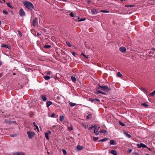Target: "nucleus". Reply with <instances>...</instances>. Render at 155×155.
Masks as SVG:
<instances>
[{
    "label": "nucleus",
    "mask_w": 155,
    "mask_h": 155,
    "mask_svg": "<svg viewBox=\"0 0 155 155\" xmlns=\"http://www.w3.org/2000/svg\"><path fill=\"white\" fill-rule=\"evenodd\" d=\"M23 3L26 8L30 11H31L32 9L35 8L33 4L30 2L25 1L23 2Z\"/></svg>",
    "instance_id": "nucleus-1"
},
{
    "label": "nucleus",
    "mask_w": 155,
    "mask_h": 155,
    "mask_svg": "<svg viewBox=\"0 0 155 155\" xmlns=\"http://www.w3.org/2000/svg\"><path fill=\"white\" fill-rule=\"evenodd\" d=\"M101 86L99 84H98L97 85V87H96V91H97V94H101L104 95H106V94L104 92L102 91L98 90V89H101Z\"/></svg>",
    "instance_id": "nucleus-2"
},
{
    "label": "nucleus",
    "mask_w": 155,
    "mask_h": 155,
    "mask_svg": "<svg viewBox=\"0 0 155 155\" xmlns=\"http://www.w3.org/2000/svg\"><path fill=\"white\" fill-rule=\"evenodd\" d=\"M136 145H137V148H141V147H142L143 148H148L149 150H150V148H148V147H147V145H146L144 144L143 143H140V144H139V143H137L136 144Z\"/></svg>",
    "instance_id": "nucleus-3"
},
{
    "label": "nucleus",
    "mask_w": 155,
    "mask_h": 155,
    "mask_svg": "<svg viewBox=\"0 0 155 155\" xmlns=\"http://www.w3.org/2000/svg\"><path fill=\"white\" fill-rule=\"evenodd\" d=\"M27 134L28 135V137L30 139L32 138L35 135V133L31 131H28Z\"/></svg>",
    "instance_id": "nucleus-4"
},
{
    "label": "nucleus",
    "mask_w": 155,
    "mask_h": 155,
    "mask_svg": "<svg viewBox=\"0 0 155 155\" xmlns=\"http://www.w3.org/2000/svg\"><path fill=\"white\" fill-rule=\"evenodd\" d=\"M101 90L105 91H110V89L107 85L101 86Z\"/></svg>",
    "instance_id": "nucleus-5"
},
{
    "label": "nucleus",
    "mask_w": 155,
    "mask_h": 155,
    "mask_svg": "<svg viewBox=\"0 0 155 155\" xmlns=\"http://www.w3.org/2000/svg\"><path fill=\"white\" fill-rule=\"evenodd\" d=\"M19 14L21 16H23L25 15V12L21 8L19 12Z\"/></svg>",
    "instance_id": "nucleus-6"
},
{
    "label": "nucleus",
    "mask_w": 155,
    "mask_h": 155,
    "mask_svg": "<svg viewBox=\"0 0 155 155\" xmlns=\"http://www.w3.org/2000/svg\"><path fill=\"white\" fill-rule=\"evenodd\" d=\"M13 155H25V154L23 152H15L13 153Z\"/></svg>",
    "instance_id": "nucleus-7"
},
{
    "label": "nucleus",
    "mask_w": 155,
    "mask_h": 155,
    "mask_svg": "<svg viewBox=\"0 0 155 155\" xmlns=\"http://www.w3.org/2000/svg\"><path fill=\"white\" fill-rule=\"evenodd\" d=\"M76 75H74L71 76V78L72 81L74 82H75L76 81V79L75 77Z\"/></svg>",
    "instance_id": "nucleus-8"
},
{
    "label": "nucleus",
    "mask_w": 155,
    "mask_h": 155,
    "mask_svg": "<svg viewBox=\"0 0 155 155\" xmlns=\"http://www.w3.org/2000/svg\"><path fill=\"white\" fill-rule=\"evenodd\" d=\"M41 97L42 100L44 101H46L47 100L46 96L45 95H41Z\"/></svg>",
    "instance_id": "nucleus-9"
},
{
    "label": "nucleus",
    "mask_w": 155,
    "mask_h": 155,
    "mask_svg": "<svg viewBox=\"0 0 155 155\" xmlns=\"http://www.w3.org/2000/svg\"><path fill=\"white\" fill-rule=\"evenodd\" d=\"M83 148V147L81 146L80 145H78L77 146V150L78 151H79L81 150H82Z\"/></svg>",
    "instance_id": "nucleus-10"
},
{
    "label": "nucleus",
    "mask_w": 155,
    "mask_h": 155,
    "mask_svg": "<svg viewBox=\"0 0 155 155\" xmlns=\"http://www.w3.org/2000/svg\"><path fill=\"white\" fill-rule=\"evenodd\" d=\"M37 18H34L33 21L32 25L33 26H35L36 25L37 22Z\"/></svg>",
    "instance_id": "nucleus-11"
},
{
    "label": "nucleus",
    "mask_w": 155,
    "mask_h": 155,
    "mask_svg": "<svg viewBox=\"0 0 155 155\" xmlns=\"http://www.w3.org/2000/svg\"><path fill=\"white\" fill-rule=\"evenodd\" d=\"M110 145H115L116 144L115 141L114 140H110Z\"/></svg>",
    "instance_id": "nucleus-12"
},
{
    "label": "nucleus",
    "mask_w": 155,
    "mask_h": 155,
    "mask_svg": "<svg viewBox=\"0 0 155 155\" xmlns=\"http://www.w3.org/2000/svg\"><path fill=\"white\" fill-rule=\"evenodd\" d=\"M91 12H92V13L93 15H95L98 12L95 9H92L91 10Z\"/></svg>",
    "instance_id": "nucleus-13"
},
{
    "label": "nucleus",
    "mask_w": 155,
    "mask_h": 155,
    "mask_svg": "<svg viewBox=\"0 0 155 155\" xmlns=\"http://www.w3.org/2000/svg\"><path fill=\"white\" fill-rule=\"evenodd\" d=\"M110 153L114 155H117V153L116 150H112L110 151Z\"/></svg>",
    "instance_id": "nucleus-14"
},
{
    "label": "nucleus",
    "mask_w": 155,
    "mask_h": 155,
    "mask_svg": "<svg viewBox=\"0 0 155 155\" xmlns=\"http://www.w3.org/2000/svg\"><path fill=\"white\" fill-rule=\"evenodd\" d=\"M77 17V18L76 19H75V20L76 21H84L85 20V18H83V19H81L80 20H77L78 19H79V17H78V16H77L76 17Z\"/></svg>",
    "instance_id": "nucleus-15"
},
{
    "label": "nucleus",
    "mask_w": 155,
    "mask_h": 155,
    "mask_svg": "<svg viewBox=\"0 0 155 155\" xmlns=\"http://www.w3.org/2000/svg\"><path fill=\"white\" fill-rule=\"evenodd\" d=\"M109 138H105L104 139H102L101 140H99V142H104L105 141H107L109 140Z\"/></svg>",
    "instance_id": "nucleus-16"
},
{
    "label": "nucleus",
    "mask_w": 155,
    "mask_h": 155,
    "mask_svg": "<svg viewBox=\"0 0 155 155\" xmlns=\"http://www.w3.org/2000/svg\"><path fill=\"white\" fill-rule=\"evenodd\" d=\"M68 130H71L73 129V127L72 126L71 124H70L69 126V125L68 126Z\"/></svg>",
    "instance_id": "nucleus-17"
},
{
    "label": "nucleus",
    "mask_w": 155,
    "mask_h": 155,
    "mask_svg": "<svg viewBox=\"0 0 155 155\" xmlns=\"http://www.w3.org/2000/svg\"><path fill=\"white\" fill-rule=\"evenodd\" d=\"M52 103L50 101H47L46 103V105L47 107H48L50 106L51 104Z\"/></svg>",
    "instance_id": "nucleus-18"
},
{
    "label": "nucleus",
    "mask_w": 155,
    "mask_h": 155,
    "mask_svg": "<svg viewBox=\"0 0 155 155\" xmlns=\"http://www.w3.org/2000/svg\"><path fill=\"white\" fill-rule=\"evenodd\" d=\"M2 48H9V46L5 44H2L1 46Z\"/></svg>",
    "instance_id": "nucleus-19"
},
{
    "label": "nucleus",
    "mask_w": 155,
    "mask_h": 155,
    "mask_svg": "<svg viewBox=\"0 0 155 155\" xmlns=\"http://www.w3.org/2000/svg\"><path fill=\"white\" fill-rule=\"evenodd\" d=\"M124 134L126 135V137H127L128 138H130L131 137V135L129 134H128L127 132H125L124 133Z\"/></svg>",
    "instance_id": "nucleus-20"
},
{
    "label": "nucleus",
    "mask_w": 155,
    "mask_h": 155,
    "mask_svg": "<svg viewBox=\"0 0 155 155\" xmlns=\"http://www.w3.org/2000/svg\"><path fill=\"white\" fill-rule=\"evenodd\" d=\"M140 90L143 91L145 93H147V90H146V89L145 88H144L143 87H141L140 88Z\"/></svg>",
    "instance_id": "nucleus-21"
},
{
    "label": "nucleus",
    "mask_w": 155,
    "mask_h": 155,
    "mask_svg": "<svg viewBox=\"0 0 155 155\" xmlns=\"http://www.w3.org/2000/svg\"><path fill=\"white\" fill-rule=\"evenodd\" d=\"M101 133H103V134H106L107 133V131L106 130H101L100 131Z\"/></svg>",
    "instance_id": "nucleus-22"
},
{
    "label": "nucleus",
    "mask_w": 155,
    "mask_h": 155,
    "mask_svg": "<svg viewBox=\"0 0 155 155\" xmlns=\"http://www.w3.org/2000/svg\"><path fill=\"white\" fill-rule=\"evenodd\" d=\"M117 76L118 77L121 78L122 75L120 72H119L117 73Z\"/></svg>",
    "instance_id": "nucleus-23"
},
{
    "label": "nucleus",
    "mask_w": 155,
    "mask_h": 155,
    "mask_svg": "<svg viewBox=\"0 0 155 155\" xmlns=\"http://www.w3.org/2000/svg\"><path fill=\"white\" fill-rule=\"evenodd\" d=\"M59 119L60 121H62L64 120V116L63 115H61Z\"/></svg>",
    "instance_id": "nucleus-24"
},
{
    "label": "nucleus",
    "mask_w": 155,
    "mask_h": 155,
    "mask_svg": "<svg viewBox=\"0 0 155 155\" xmlns=\"http://www.w3.org/2000/svg\"><path fill=\"white\" fill-rule=\"evenodd\" d=\"M6 4L7 5V6L8 7H9L12 8H13V7L11 5V4L9 2H6Z\"/></svg>",
    "instance_id": "nucleus-25"
},
{
    "label": "nucleus",
    "mask_w": 155,
    "mask_h": 155,
    "mask_svg": "<svg viewBox=\"0 0 155 155\" xmlns=\"http://www.w3.org/2000/svg\"><path fill=\"white\" fill-rule=\"evenodd\" d=\"M44 78L45 80H48L50 79V77L49 76L46 75L44 77Z\"/></svg>",
    "instance_id": "nucleus-26"
},
{
    "label": "nucleus",
    "mask_w": 155,
    "mask_h": 155,
    "mask_svg": "<svg viewBox=\"0 0 155 155\" xmlns=\"http://www.w3.org/2000/svg\"><path fill=\"white\" fill-rule=\"evenodd\" d=\"M63 97V96H62L61 95H59L57 97V99L58 100H60L62 97Z\"/></svg>",
    "instance_id": "nucleus-27"
},
{
    "label": "nucleus",
    "mask_w": 155,
    "mask_h": 155,
    "mask_svg": "<svg viewBox=\"0 0 155 155\" xmlns=\"http://www.w3.org/2000/svg\"><path fill=\"white\" fill-rule=\"evenodd\" d=\"M33 124L36 127V128L37 129L38 131H39V128H38V126L37 125H36L35 123V122H34L33 123Z\"/></svg>",
    "instance_id": "nucleus-28"
},
{
    "label": "nucleus",
    "mask_w": 155,
    "mask_h": 155,
    "mask_svg": "<svg viewBox=\"0 0 155 155\" xmlns=\"http://www.w3.org/2000/svg\"><path fill=\"white\" fill-rule=\"evenodd\" d=\"M43 47L45 48H49L51 47V46L49 45H45Z\"/></svg>",
    "instance_id": "nucleus-29"
},
{
    "label": "nucleus",
    "mask_w": 155,
    "mask_h": 155,
    "mask_svg": "<svg viewBox=\"0 0 155 155\" xmlns=\"http://www.w3.org/2000/svg\"><path fill=\"white\" fill-rule=\"evenodd\" d=\"M45 137L46 139H47L48 140H49V136H48L49 135H48V134H47L46 133H45Z\"/></svg>",
    "instance_id": "nucleus-30"
},
{
    "label": "nucleus",
    "mask_w": 155,
    "mask_h": 155,
    "mask_svg": "<svg viewBox=\"0 0 155 155\" xmlns=\"http://www.w3.org/2000/svg\"><path fill=\"white\" fill-rule=\"evenodd\" d=\"M96 128H95V129H94V133H95V135H97L99 134V132L98 131H96Z\"/></svg>",
    "instance_id": "nucleus-31"
},
{
    "label": "nucleus",
    "mask_w": 155,
    "mask_h": 155,
    "mask_svg": "<svg viewBox=\"0 0 155 155\" xmlns=\"http://www.w3.org/2000/svg\"><path fill=\"white\" fill-rule=\"evenodd\" d=\"M119 124L121 125V126H125V124L120 121H119Z\"/></svg>",
    "instance_id": "nucleus-32"
},
{
    "label": "nucleus",
    "mask_w": 155,
    "mask_h": 155,
    "mask_svg": "<svg viewBox=\"0 0 155 155\" xmlns=\"http://www.w3.org/2000/svg\"><path fill=\"white\" fill-rule=\"evenodd\" d=\"M92 115L91 114H89L88 115L86 116V118L87 119H90Z\"/></svg>",
    "instance_id": "nucleus-33"
},
{
    "label": "nucleus",
    "mask_w": 155,
    "mask_h": 155,
    "mask_svg": "<svg viewBox=\"0 0 155 155\" xmlns=\"http://www.w3.org/2000/svg\"><path fill=\"white\" fill-rule=\"evenodd\" d=\"M155 94V90L153 91L152 93L150 94V95L151 96H153Z\"/></svg>",
    "instance_id": "nucleus-34"
},
{
    "label": "nucleus",
    "mask_w": 155,
    "mask_h": 155,
    "mask_svg": "<svg viewBox=\"0 0 155 155\" xmlns=\"http://www.w3.org/2000/svg\"><path fill=\"white\" fill-rule=\"evenodd\" d=\"M69 104L71 106V107H73V106L76 105V104H75V103H72V102L70 103Z\"/></svg>",
    "instance_id": "nucleus-35"
},
{
    "label": "nucleus",
    "mask_w": 155,
    "mask_h": 155,
    "mask_svg": "<svg viewBox=\"0 0 155 155\" xmlns=\"http://www.w3.org/2000/svg\"><path fill=\"white\" fill-rule=\"evenodd\" d=\"M141 105L143 106L147 107L148 106V105L146 103H144L142 104Z\"/></svg>",
    "instance_id": "nucleus-36"
},
{
    "label": "nucleus",
    "mask_w": 155,
    "mask_h": 155,
    "mask_svg": "<svg viewBox=\"0 0 155 155\" xmlns=\"http://www.w3.org/2000/svg\"><path fill=\"white\" fill-rule=\"evenodd\" d=\"M98 139L99 138L98 137H93V140L95 141H97Z\"/></svg>",
    "instance_id": "nucleus-37"
},
{
    "label": "nucleus",
    "mask_w": 155,
    "mask_h": 155,
    "mask_svg": "<svg viewBox=\"0 0 155 155\" xmlns=\"http://www.w3.org/2000/svg\"><path fill=\"white\" fill-rule=\"evenodd\" d=\"M62 151H63V154L64 155H66L67 154V152H66V150H65L64 149H63L62 150Z\"/></svg>",
    "instance_id": "nucleus-38"
},
{
    "label": "nucleus",
    "mask_w": 155,
    "mask_h": 155,
    "mask_svg": "<svg viewBox=\"0 0 155 155\" xmlns=\"http://www.w3.org/2000/svg\"><path fill=\"white\" fill-rule=\"evenodd\" d=\"M70 15L72 17H75L74 13L73 12H71L70 14Z\"/></svg>",
    "instance_id": "nucleus-39"
},
{
    "label": "nucleus",
    "mask_w": 155,
    "mask_h": 155,
    "mask_svg": "<svg viewBox=\"0 0 155 155\" xmlns=\"http://www.w3.org/2000/svg\"><path fill=\"white\" fill-rule=\"evenodd\" d=\"M119 50L122 53L126 51V49H119Z\"/></svg>",
    "instance_id": "nucleus-40"
},
{
    "label": "nucleus",
    "mask_w": 155,
    "mask_h": 155,
    "mask_svg": "<svg viewBox=\"0 0 155 155\" xmlns=\"http://www.w3.org/2000/svg\"><path fill=\"white\" fill-rule=\"evenodd\" d=\"M100 12L104 13H108L109 12V11L107 10H101Z\"/></svg>",
    "instance_id": "nucleus-41"
},
{
    "label": "nucleus",
    "mask_w": 155,
    "mask_h": 155,
    "mask_svg": "<svg viewBox=\"0 0 155 155\" xmlns=\"http://www.w3.org/2000/svg\"><path fill=\"white\" fill-rule=\"evenodd\" d=\"M149 55L151 56H152V55L153 54V51L152 50V51H150L149 52Z\"/></svg>",
    "instance_id": "nucleus-42"
},
{
    "label": "nucleus",
    "mask_w": 155,
    "mask_h": 155,
    "mask_svg": "<svg viewBox=\"0 0 155 155\" xmlns=\"http://www.w3.org/2000/svg\"><path fill=\"white\" fill-rule=\"evenodd\" d=\"M66 43L67 44V45L68 46H69V47H71V44L69 42L66 41Z\"/></svg>",
    "instance_id": "nucleus-43"
},
{
    "label": "nucleus",
    "mask_w": 155,
    "mask_h": 155,
    "mask_svg": "<svg viewBox=\"0 0 155 155\" xmlns=\"http://www.w3.org/2000/svg\"><path fill=\"white\" fill-rule=\"evenodd\" d=\"M93 127H94V129L95 128H96V127L95 126H91L90 127V128H89V129H88V130H91V129H92L93 128Z\"/></svg>",
    "instance_id": "nucleus-44"
},
{
    "label": "nucleus",
    "mask_w": 155,
    "mask_h": 155,
    "mask_svg": "<svg viewBox=\"0 0 155 155\" xmlns=\"http://www.w3.org/2000/svg\"><path fill=\"white\" fill-rule=\"evenodd\" d=\"M81 55H83L87 59L88 58V56H86L83 53H82Z\"/></svg>",
    "instance_id": "nucleus-45"
},
{
    "label": "nucleus",
    "mask_w": 155,
    "mask_h": 155,
    "mask_svg": "<svg viewBox=\"0 0 155 155\" xmlns=\"http://www.w3.org/2000/svg\"><path fill=\"white\" fill-rule=\"evenodd\" d=\"M125 6L126 7H132L134 6V5H125Z\"/></svg>",
    "instance_id": "nucleus-46"
},
{
    "label": "nucleus",
    "mask_w": 155,
    "mask_h": 155,
    "mask_svg": "<svg viewBox=\"0 0 155 155\" xmlns=\"http://www.w3.org/2000/svg\"><path fill=\"white\" fill-rule=\"evenodd\" d=\"M3 13L5 14V15H7L8 14V12H7L6 11V10H4L3 11Z\"/></svg>",
    "instance_id": "nucleus-47"
},
{
    "label": "nucleus",
    "mask_w": 155,
    "mask_h": 155,
    "mask_svg": "<svg viewBox=\"0 0 155 155\" xmlns=\"http://www.w3.org/2000/svg\"><path fill=\"white\" fill-rule=\"evenodd\" d=\"M46 133L48 134V135H50L51 134V131L49 130L48 131V132H46Z\"/></svg>",
    "instance_id": "nucleus-48"
},
{
    "label": "nucleus",
    "mask_w": 155,
    "mask_h": 155,
    "mask_svg": "<svg viewBox=\"0 0 155 155\" xmlns=\"http://www.w3.org/2000/svg\"><path fill=\"white\" fill-rule=\"evenodd\" d=\"M94 100L97 101L99 103L100 102V101L99 99L96 98L94 99Z\"/></svg>",
    "instance_id": "nucleus-49"
},
{
    "label": "nucleus",
    "mask_w": 155,
    "mask_h": 155,
    "mask_svg": "<svg viewBox=\"0 0 155 155\" xmlns=\"http://www.w3.org/2000/svg\"><path fill=\"white\" fill-rule=\"evenodd\" d=\"M89 101H91V102H93L94 101V99H90Z\"/></svg>",
    "instance_id": "nucleus-50"
},
{
    "label": "nucleus",
    "mask_w": 155,
    "mask_h": 155,
    "mask_svg": "<svg viewBox=\"0 0 155 155\" xmlns=\"http://www.w3.org/2000/svg\"><path fill=\"white\" fill-rule=\"evenodd\" d=\"M72 54H73V55H74V56H75L76 55V53L74 52H72Z\"/></svg>",
    "instance_id": "nucleus-51"
},
{
    "label": "nucleus",
    "mask_w": 155,
    "mask_h": 155,
    "mask_svg": "<svg viewBox=\"0 0 155 155\" xmlns=\"http://www.w3.org/2000/svg\"><path fill=\"white\" fill-rule=\"evenodd\" d=\"M16 136V135L15 134H12L11 135V136L12 137H14L15 136Z\"/></svg>",
    "instance_id": "nucleus-52"
},
{
    "label": "nucleus",
    "mask_w": 155,
    "mask_h": 155,
    "mask_svg": "<svg viewBox=\"0 0 155 155\" xmlns=\"http://www.w3.org/2000/svg\"><path fill=\"white\" fill-rule=\"evenodd\" d=\"M3 112H2L1 110H0V115L2 114L3 113Z\"/></svg>",
    "instance_id": "nucleus-53"
},
{
    "label": "nucleus",
    "mask_w": 155,
    "mask_h": 155,
    "mask_svg": "<svg viewBox=\"0 0 155 155\" xmlns=\"http://www.w3.org/2000/svg\"><path fill=\"white\" fill-rule=\"evenodd\" d=\"M131 151H132V150L131 149H129L127 151V152L129 153H130Z\"/></svg>",
    "instance_id": "nucleus-54"
},
{
    "label": "nucleus",
    "mask_w": 155,
    "mask_h": 155,
    "mask_svg": "<svg viewBox=\"0 0 155 155\" xmlns=\"http://www.w3.org/2000/svg\"><path fill=\"white\" fill-rule=\"evenodd\" d=\"M55 115V114H52L51 115V117H54Z\"/></svg>",
    "instance_id": "nucleus-55"
},
{
    "label": "nucleus",
    "mask_w": 155,
    "mask_h": 155,
    "mask_svg": "<svg viewBox=\"0 0 155 155\" xmlns=\"http://www.w3.org/2000/svg\"><path fill=\"white\" fill-rule=\"evenodd\" d=\"M134 154L135 155H139V154H138V153H137V152H134Z\"/></svg>",
    "instance_id": "nucleus-56"
},
{
    "label": "nucleus",
    "mask_w": 155,
    "mask_h": 155,
    "mask_svg": "<svg viewBox=\"0 0 155 155\" xmlns=\"http://www.w3.org/2000/svg\"><path fill=\"white\" fill-rule=\"evenodd\" d=\"M120 49H124V48H126L125 47H121L120 48Z\"/></svg>",
    "instance_id": "nucleus-57"
},
{
    "label": "nucleus",
    "mask_w": 155,
    "mask_h": 155,
    "mask_svg": "<svg viewBox=\"0 0 155 155\" xmlns=\"http://www.w3.org/2000/svg\"><path fill=\"white\" fill-rule=\"evenodd\" d=\"M41 35V34L39 33H37V35L38 36H39L40 35Z\"/></svg>",
    "instance_id": "nucleus-58"
},
{
    "label": "nucleus",
    "mask_w": 155,
    "mask_h": 155,
    "mask_svg": "<svg viewBox=\"0 0 155 155\" xmlns=\"http://www.w3.org/2000/svg\"><path fill=\"white\" fill-rule=\"evenodd\" d=\"M3 76V74L2 73H0V78Z\"/></svg>",
    "instance_id": "nucleus-59"
},
{
    "label": "nucleus",
    "mask_w": 155,
    "mask_h": 155,
    "mask_svg": "<svg viewBox=\"0 0 155 155\" xmlns=\"http://www.w3.org/2000/svg\"><path fill=\"white\" fill-rule=\"evenodd\" d=\"M52 127L53 128H54V127H56V126L55 125H54V126H52Z\"/></svg>",
    "instance_id": "nucleus-60"
},
{
    "label": "nucleus",
    "mask_w": 155,
    "mask_h": 155,
    "mask_svg": "<svg viewBox=\"0 0 155 155\" xmlns=\"http://www.w3.org/2000/svg\"><path fill=\"white\" fill-rule=\"evenodd\" d=\"M2 64L1 61H0V65H1Z\"/></svg>",
    "instance_id": "nucleus-61"
},
{
    "label": "nucleus",
    "mask_w": 155,
    "mask_h": 155,
    "mask_svg": "<svg viewBox=\"0 0 155 155\" xmlns=\"http://www.w3.org/2000/svg\"><path fill=\"white\" fill-rule=\"evenodd\" d=\"M125 0H120L121 2H123L124 1H125Z\"/></svg>",
    "instance_id": "nucleus-62"
},
{
    "label": "nucleus",
    "mask_w": 155,
    "mask_h": 155,
    "mask_svg": "<svg viewBox=\"0 0 155 155\" xmlns=\"http://www.w3.org/2000/svg\"><path fill=\"white\" fill-rule=\"evenodd\" d=\"M47 153L48 154H49V153L48 151H47Z\"/></svg>",
    "instance_id": "nucleus-63"
},
{
    "label": "nucleus",
    "mask_w": 155,
    "mask_h": 155,
    "mask_svg": "<svg viewBox=\"0 0 155 155\" xmlns=\"http://www.w3.org/2000/svg\"><path fill=\"white\" fill-rule=\"evenodd\" d=\"M146 155H150L148 153H147V154H146Z\"/></svg>",
    "instance_id": "nucleus-64"
}]
</instances>
